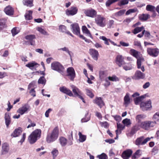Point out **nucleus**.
Returning <instances> with one entry per match:
<instances>
[{"instance_id":"38","label":"nucleus","mask_w":159,"mask_h":159,"mask_svg":"<svg viewBox=\"0 0 159 159\" xmlns=\"http://www.w3.org/2000/svg\"><path fill=\"white\" fill-rule=\"evenodd\" d=\"M32 12H33L32 11H29V13L26 14L25 15V17L26 20H29L32 19Z\"/></svg>"},{"instance_id":"14","label":"nucleus","mask_w":159,"mask_h":159,"mask_svg":"<svg viewBox=\"0 0 159 159\" xmlns=\"http://www.w3.org/2000/svg\"><path fill=\"white\" fill-rule=\"evenodd\" d=\"M30 106L27 104H25L21 107L19 108L17 110V112L20 113L21 115H22L28 111H30Z\"/></svg>"},{"instance_id":"28","label":"nucleus","mask_w":159,"mask_h":159,"mask_svg":"<svg viewBox=\"0 0 159 159\" xmlns=\"http://www.w3.org/2000/svg\"><path fill=\"white\" fill-rule=\"evenodd\" d=\"M82 30L83 32L84 33H85L88 35L91 38H92V36L90 32V31L87 29V28L85 26H83L82 27Z\"/></svg>"},{"instance_id":"10","label":"nucleus","mask_w":159,"mask_h":159,"mask_svg":"<svg viewBox=\"0 0 159 159\" xmlns=\"http://www.w3.org/2000/svg\"><path fill=\"white\" fill-rule=\"evenodd\" d=\"M148 54L151 56L156 57L159 53V49L157 48H148L147 49Z\"/></svg>"},{"instance_id":"12","label":"nucleus","mask_w":159,"mask_h":159,"mask_svg":"<svg viewBox=\"0 0 159 159\" xmlns=\"http://www.w3.org/2000/svg\"><path fill=\"white\" fill-rule=\"evenodd\" d=\"M133 151L130 149L124 151L121 154V157L123 159H129L132 156Z\"/></svg>"},{"instance_id":"25","label":"nucleus","mask_w":159,"mask_h":159,"mask_svg":"<svg viewBox=\"0 0 159 159\" xmlns=\"http://www.w3.org/2000/svg\"><path fill=\"white\" fill-rule=\"evenodd\" d=\"M22 132V128L20 127H19L15 129L13 132L11 134V136L14 137H18Z\"/></svg>"},{"instance_id":"20","label":"nucleus","mask_w":159,"mask_h":159,"mask_svg":"<svg viewBox=\"0 0 159 159\" xmlns=\"http://www.w3.org/2000/svg\"><path fill=\"white\" fill-rule=\"evenodd\" d=\"M89 53L93 59L96 61L98 60L99 53L97 50L93 49H90Z\"/></svg>"},{"instance_id":"63","label":"nucleus","mask_w":159,"mask_h":159,"mask_svg":"<svg viewBox=\"0 0 159 159\" xmlns=\"http://www.w3.org/2000/svg\"><path fill=\"white\" fill-rule=\"evenodd\" d=\"M105 141L106 142L110 144L112 143L115 142V140L113 139H107L105 140Z\"/></svg>"},{"instance_id":"1","label":"nucleus","mask_w":159,"mask_h":159,"mask_svg":"<svg viewBox=\"0 0 159 159\" xmlns=\"http://www.w3.org/2000/svg\"><path fill=\"white\" fill-rule=\"evenodd\" d=\"M41 133V130L40 129H36L33 131L28 138V140L30 143L34 144L40 139Z\"/></svg>"},{"instance_id":"3","label":"nucleus","mask_w":159,"mask_h":159,"mask_svg":"<svg viewBox=\"0 0 159 159\" xmlns=\"http://www.w3.org/2000/svg\"><path fill=\"white\" fill-rule=\"evenodd\" d=\"M51 68L53 70L61 73L63 72L64 69V66L60 63L57 61H54L51 63Z\"/></svg>"},{"instance_id":"32","label":"nucleus","mask_w":159,"mask_h":159,"mask_svg":"<svg viewBox=\"0 0 159 159\" xmlns=\"http://www.w3.org/2000/svg\"><path fill=\"white\" fill-rule=\"evenodd\" d=\"M37 65L39 66V65L36 63L35 61H32L31 62H29L27 64H26L25 66L27 67H28L30 69H32V67H34Z\"/></svg>"},{"instance_id":"36","label":"nucleus","mask_w":159,"mask_h":159,"mask_svg":"<svg viewBox=\"0 0 159 159\" xmlns=\"http://www.w3.org/2000/svg\"><path fill=\"white\" fill-rule=\"evenodd\" d=\"M6 27V25L4 20L0 19V31L2 30Z\"/></svg>"},{"instance_id":"57","label":"nucleus","mask_w":159,"mask_h":159,"mask_svg":"<svg viewBox=\"0 0 159 159\" xmlns=\"http://www.w3.org/2000/svg\"><path fill=\"white\" fill-rule=\"evenodd\" d=\"M136 11V10L134 9H130L128 10L126 12L125 15H128L129 14H130Z\"/></svg>"},{"instance_id":"46","label":"nucleus","mask_w":159,"mask_h":159,"mask_svg":"<svg viewBox=\"0 0 159 159\" xmlns=\"http://www.w3.org/2000/svg\"><path fill=\"white\" fill-rule=\"evenodd\" d=\"M120 0H108L106 2L107 7H109L113 3L119 1Z\"/></svg>"},{"instance_id":"59","label":"nucleus","mask_w":159,"mask_h":159,"mask_svg":"<svg viewBox=\"0 0 159 159\" xmlns=\"http://www.w3.org/2000/svg\"><path fill=\"white\" fill-rule=\"evenodd\" d=\"M60 50H63L64 51H65L66 52H67L69 54V55L70 56V57H71V54L70 53V52L69 51V50H68V49L66 47H65L63 48H60Z\"/></svg>"},{"instance_id":"64","label":"nucleus","mask_w":159,"mask_h":159,"mask_svg":"<svg viewBox=\"0 0 159 159\" xmlns=\"http://www.w3.org/2000/svg\"><path fill=\"white\" fill-rule=\"evenodd\" d=\"M150 85V83L149 82H147L143 85V88L144 89H146Z\"/></svg>"},{"instance_id":"7","label":"nucleus","mask_w":159,"mask_h":159,"mask_svg":"<svg viewBox=\"0 0 159 159\" xmlns=\"http://www.w3.org/2000/svg\"><path fill=\"white\" fill-rule=\"evenodd\" d=\"M140 107L143 111L151 110L152 107L151 100H149L145 102H141Z\"/></svg>"},{"instance_id":"40","label":"nucleus","mask_w":159,"mask_h":159,"mask_svg":"<svg viewBox=\"0 0 159 159\" xmlns=\"http://www.w3.org/2000/svg\"><path fill=\"white\" fill-rule=\"evenodd\" d=\"M46 82V80L44 76L41 77L38 80V83L39 84H45Z\"/></svg>"},{"instance_id":"13","label":"nucleus","mask_w":159,"mask_h":159,"mask_svg":"<svg viewBox=\"0 0 159 159\" xmlns=\"http://www.w3.org/2000/svg\"><path fill=\"white\" fill-rule=\"evenodd\" d=\"M10 150V146L9 144L7 143H3L2 145V149L1 150V155H5L7 154Z\"/></svg>"},{"instance_id":"6","label":"nucleus","mask_w":159,"mask_h":159,"mask_svg":"<svg viewBox=\"0 0 159 159\" xmlns=\"http://www.w3.org/2000/svg\"><path fill=\"white\" fill-rule=\"evenodd\" d=\"M156 124L155 122L151 121H146L141 123L140 127L145 130H148L149 128L154 126Z\"/></svg>"},{"instance_id":"33","label":"nucleus","mask_w":159,"mask_h":159,"mask_svg":"<svg viewBox=\"0 0 159 159\" xmlns=\"http://www.w3.org/2000/svg\"><path fill=\"white\" fill-rule=\"evenodd\" d=\"M107 75L105 72L103 71H100L99 72V77L101 81L103 80L106 77Z\"/></svg>"},{"instance_id":"17","label":"nucleus","mask_w":159,"mask_h":159,"mask_svg":"<svg viewBox=\"0 0 159 159\" xmlns=\"http://www.w3.org/2000/svg\"><path fill=\"white\" fill-rule=\"evenodd\" d=\"M129 53L137 59V67L138 68H139V58H138L139 52L134 49H132L129 51Z\"/></svg>"},{"instance_id":"49","label":"nucleus","mask_w":159,"mask_h":159,"mask_svg":"<svg viewBox=\"0 0 159 159\" xmlns=\"http://www.w3.org/2000/svg\"><path fill=\"white\" fill-rule=\"evenodd\" d=\"M68 138L70 141L69 143V145H72L73 143L72 141L73 140V132L72 131L70 132V135L68 136Z\"/></svg>"},{"instance_id":"45","label":"nucleus","mask_w":159,"mask_h":159,"mask_svg":"<svg viewBox=\"0 0 159 159\" xmlns=\"http://www.w3.org/2000/svg\"><path fill=\"white\" fill-rule=\"evenodd\" d=\"M97 157L99 159H108L107 155L104 153H102L101 154L98 155Z\"/></svg>"},{"instance_id":"62","label":"nucleus","mask_w":159,"mask_h":159,"mask_svg":"<svg viewBox=\"0 0 159 159\" xmlns=\"http://www.w3.org/2000/svg\"><path fill=\"white\" fill-rule=\"evenodd\" d=\"M134 34H136L139 32V27H137L132 31Z\"/></svg>"},{"instance_id":"35","label":"nucleus","mask_w":159,"mask_h":159,"mask_svg":"<svg viewBox=\"0 0 159 159\" xmlns=\"http://www.w3.org/2000/svg\"><path fill=\"white\" fill-rule=\"evenodd\" d=\"M78 135L79 136V140L80 142H83L85 140L86 138V135H83L80 132H79Z\"/></svg>"},{"instance_id":"48","label":"nucleus","mask_w":159,"mask_h":159,"mask_svg":"<svg viewBox=\"0 0 159 159\" xmlns=\"http://www.w3.org/2000/svg\"><path fill=\"white\" fill-rule=\"evenodd\" d=\"M152 119L154 120V122L156 121V124L157 122H159V116L157 112L153 116Z\"/></svg>"},{"instance_id":"61","label":"nucleus","mask_w":159,"mask_h":159,"mask_svg":"<svg viewBox=\"0 0 159 159\" xmlns=\"http://www.w3.org/2000/svg\"><path fill=\"white\" fill-rule=\"evenodd\" d=\"M134 101L135 104L138 105L139 103V97L134 98Z\"/></svg>"},{"instance_id":"30","label":"nucleus","mask_w":159,"mask_h":159,"mask_svg":"<svg viewBox=\"0 0 159 159\" xmlns=\"http://www.w3.org/2000/svg\"><path fill=\"white\" fill-rule=\"evenodd\" d=\"M150 16L148 14H143L140 16V20L143 21H146L150 17Z\"/></svg>"},{"instance_id":"23","label":"nucleus","mask_w":159,"mask_h":159,"mask_svg":"<svg viewBox=\"0 0 159 159\" xmlns=\"http://www.w3.org/2000/svg\"><path fill=\"white\" fill-rule=\"evenodd\" d=\"M11 114L9 113H6L5 114V124L7 127L8 128L9 126L11 123Z\"/></svg>"},{"instance_id":"22","label":"nucleus","mask_w":159,"mask_h":159,"mask_svg":"<svg viewBox=\"0 0 159 159\" xmlns=\"http://www.w3.org/2000/svg\"><path fill=\"white\" fill-rule=\"evenodd\" d=\"M5 13L8 15L11 16L14 14V9L10 6H8L6 7L4 9Z\"/></svg>"},{"instance_id":"15","label":"nucleus","mask_w":159,"mask_h":159,"mask_svg":"<svg viewBox=\"0 0 159 159\" xmlns=\"http://www.w3.org/2000/svg\"><path fill=\"white\" fill-rule=\"evenodd\" d=\"M78 11V9L75 7H72L70 10L67 9L66 11V15L68 16H73L76 14Z\"/></svg>"},{"instance_id":"4","label":"nucleus","mask_w":159,"mask_h":159,"mask_svg":"<svg viewBox=\"0 0 159 159\" xmlns=\"http://www.w3.org/2000/svg\"><path fill=\"white\" fill-rule=\"evenodd\" d=\"M105 18L102 15H97L95 18V23L98 26L104 27L106 25L105 22Z\"/></svg>"},{"instance_id":"50","label":"nucleus","mask_w":159,"mask_h":159,"mask_svg":"<svg viewBox=\"0 0 159 159\" xmlns=\"http://www.w3.org/2000/svg\"><path fill=\"white\" fill-rule=\"evenodd\" d=\"M139 154V150H138L132 156V159H136L138 158Z\"/></svg>"},{"instance_id":"52","label":"nucleus","mask_w":159,"mask_h":159,"mask_svg":"<svg viewBox=\"0 0 159 159\" xmlns=\"http://www.w3.org/2000/svg\"><path fill=\"white\" fill-rule=\"evenodd\" d=\"M60 31L63 32H65L66 31V27L64 25H61L59 26Z\"/></svg>"},{"instance_id":"53","label":"nucleus","mask_w":159,"mask_h":159,"mask_svg":"<svg viewBox=\"0 0 159 159\" xmlns=\"http://www.w3.org/2000/svg\"><path fill=\"white\" fill-rule=\"evenodd\" d=\"M52 153L53 156V158H54L58 154V151L57 149H54L52 152Z\"/></svg>"},{"instance_id":"34","label":"nucleus","mask_w":159,"mask_h":159,"mask_svg":"<svg viewBox=\"0 0 159 159\" xmlns=\"http://www.w3.org/2000/svg\"><path fill=\"white\" fill-rule=\"evenodd\" d=\"M108 79L109 80L112 81L116 82L119 80V78L114 75H112V76H109Z\"/></svg>"},{"instance_id":"41","label":"nucleus","mask_w":159,"mask_h":159,"mask_svg":"<svg viewBox=\"0 0 159 159\" xmlns=\"http://www.w3.org/2000/svg\"><path fill=\"white\" fill-rule=\"evenodd\" d=\"M33 0H23V2L25 5L27 6H32L31 5L33 4Z\"/></svg>"},{"instance_id":"21","label":"nucleus","mask_w":159,"mask_h":159,"mask_svg":"<svg viewBox=\"0 0 159 159\" xmlns=\"http://www.w3.org/2000/svg\"><path fill=\"white\" fill-rule=\"evenodd\" d=\"M124 100L123 104L125 105L126 107H127L132 101V100L129 97V93H127L125 95L124 97Z\"/></svg>"},{"instance_id":"39","label":"nucleus","mask_w":159,"mask_h":159,"mask_svg":"<svg viewBox=\"0 0 159 159\" xmlns=\"http://www.w3.org/2000/svg\"><path fill=\"white\" fill-rule=\"evenodd\" d=\"M128 3V0H121L118 2V5L121 7L122 6L127 4Z\"/></svg>"},{"instance_id":"8","label":"nucleus","mask_w":159,"mask_h":159,"mask_svg":"<svg viewBox=\"0 0 159 159\" xmlns=\"http://www.w3.org/2000/svg\"><path fill=\"white\" fill-rule=\"evenodd\" d=\"M84 12L86 16L93 18L97 15V11L91 8L85 10Z\"/></svg>"},{"instance_id":"29","label":"nucleus","mask_w":159,"mask_h":159,"mask_svg":"<svg viewBox=\"0 0 159 159\" xmlns=\"http://www.w3.org/2000/svg\"><path fill=\"white\" fill-rule=\"evenodd\" d=\"M59 141L62 146H65L67 144V140L63 137H61L59 139Z\"/></svg>"},{"instance_id":"2","label":"nucleus","mask_w":159,"mask_h":159,"mask_svg":"<svg viewBox=\"0 0 159 159\" xmlns=\"http://www.w3.org/2000/svg\"><path fill=\"white\" fill-rule=\"evenodd\" d=\"M58 135L59 129L58 126H56L51 133L48 134L46 138L47 142L50 143L55 141L57 139Z\"/></svg>"},{"instance_id":"47","label":"nucleus","mask_w":159,"mask_h":159,"mask_svg":"<svg viewBox=\"0 0 159 159\" xmlns=\"http://www.w3.org/2000/svg\"><path fill=\"white\" fill-rule=\"evenodd\" d=\"M126 10L125 9H122L119 11L116 12L115 13V15L116 16H120L123 15L125 12Z\"/></svg>"},{"instance_id":"55","label":"nucleus","mask_w":159,"mask_h":159,"mask_svg":"<svg viewBox=\"0 0 159 159\" xmlns=\"http://www.w3.org/2000/svg\"><path fill=\"white\" fill-rule=\"evenodd\" d=\"M114 21L113 20H110L108 24V27L111 28L114 24Z\"/></svg>"},{"instance_id":"60","label":"nucleus","mask_w":159,"mask_h":159,"mask_svg":"<svg viewBox=\"0 0 159 159\" xmlns=\"http://www.w3.org/2000/svg\"><path fill=\"white\" fill-rule=\"evenodd\" d=\"M26 138V134L25 133H24L22 135V137L21 139L19 141V142L21 143V144L24 141L25 139Z\"/></svg>"},{"instance_id":"27","label":"nucleus","mask_w":159,"mask_h":159,"mask_svg":"<svg viewBox=\"0 0 159 159\" xmlns=\"http://www.w3.org/2000/svg\"><path fill=\"white\" fill-rule=\"evenodd\" d=\"M125 63H123V68L125 70H130L132 69V64L129 63L125 64Z\"/></svg>"},{"instance_id":"51","label":"nucleus","mask_w":159,"mask_h":159,"mask_svg":"<svg viewBox=\"0 0 159 159\" xmlns=\"http://www.w3.org/2000/svg\"><path fill=\"white\" fill-rule=\"evenodd\" d=\"M37 30L39 32L43 34L46 35L47 34V32H46V31L42 28L38 27L37 28Z\"/></svg>"},{"instance_id":"19","label":"nucleus","mask_w":159,"mask_h":159,"mask_svg":"<svg viewBox=\"0 0 159 159\" xmlns=\"http://www.w3.org/2000/svg\"><path fill=\"white\" fill-rule=\"evenodd\" d=\"M93 102L97 105L100 108H101L105 105V103L101 97H97L93 100Z\"/></svg>"},{"instance_id":"42","label":"nucleus","mask_w":159,"mask_h":159,"mask_svg":"<svg viewBox=\"0 0 159 159\" xmlns=\"http://www.w3.org/2000/svg\"><path fill=\"white\" fill-rule=\"evenodd\" d=\"M122 123L125 125L127 126L129 125L131 123L130 121V120L127 118H126L123 120L122 121Z\"/></svg>"},{"instance_id":"56","label":"nucleus","mask_w":159,"mask_h":159,"mask_svg":"<svg viewBox=\"0 0 159 159\" xmlns=\"http://www.w3.org/2000/svg\"><path fill=\"white\" fill-rule=\"evenodd\" d=\"M112 116L114 118V119L117 121H120L121 119V117L119 115Z\"/></svg>"},{"instance_id":"31","label":"nucleus","mask_w":159,"mask_h":159,"mask_svg":"<svg viewBox=\"0 0 159 159\" xmlns=\"http://www.w3.org/2000/svg\"><path fill=\"white\" fill-rule=\"evenodd\" d=\"M156 7L151 5H148L146 6V10L147 11L152 12L155 13V10Z\"/></svg>"},{"instance_id":"26","label":"nucleus","mask_w":159,"mask_h":159,"mask_svg":"<svg viewBox=\"0 0 159 159\" xmlns=\"http://www.w3.org/2000/svg\"><path fill=\"white\" fill-rule=\"evenodd\" d=\"M153 138V137L151 138L147 137L145 139H144V137L142 136L140 137V145H143L146 144L148 141L150 140L151 138Z\"/></svg>"},{"instance_id":"37","label":"nucleus","mask_w":159,"mask_h":159,"mask_svg":"<svg viewBox=\"0 0 159 159\" xmlns=\"http://www.w3.org/2000/svg\"><path fill=\"white\" fill-rule=\"evenodd\" d=\"M19 28L17 27H15L13 28L11 30V32L12 34V35L14 36L18 34L20 31L18 30Z\"/></svg>"},{"instance_id":"58","label":"nucleus","mask_w":159,"mask_h":159,"mask_svg":"<svg viewBox=\"0 0 159 159\" xmlns=\"http://www.w3.org/2000/svg\"><path fill=\"white\" fill-rule=\"evenodd\" d=\"M30 95L33 97H34L36 96L35 91L34 89H31L30 91Z\"/></svg>"},{"instance_id":"43","label":"nucleus","mask_w":159,"mask_h":159,"mask_svg":"<svg viewBox=\"0 0 159 159\" xmlns=\"http://www.w3.org/2000/svg\"><path fill=\"white\" fill-rule=\"evenodd\" d=\"M86 94L90 98H93L94 97V95L91 90L89 89H86Z\"/></svg>"},{"instance_id":"18","label":"nucleus","mask_w":159,"mask_h":159,"mask_svg":"<svg viewBox=\"0 0 159 159\" xmlns=\"http://www.w3.org/2000/svg\"><path fill=\"white\" fill-rule=\"evenodd\" d=\"M25 38V39L29 41L30 44L31 45H34L35 44V41L34 39L36 38L35 35L30 34L26 36Z\"/></svg>"},{"instance_id":"9","label":"nucleus","mask_w":159,"mask_h":159,"mask_svg":"<svg viewBox=\"0 0 159 159\" xmlns=\"http://www.w3.org/2000/svg\"><path fill=\"white\" fill-rule=\"evenodd\" d=\"M67 76L69 77L70 80L73 81L75 77V73L74 69L72 67L68 68L66 70Z\"/></svg>"},{"instance_id":"5","label":"nucleus","mask_w":159,"mask_h":159,"mask_svg":"<svg viewBox=\"0 0 159 159\" xmlns=\"http://www.w3.org/2000/svg\"><path fill=\"white\" fill-rule=\"evenodd\" d=\"M72 89L73 94V96L78 97V98L82 100L83 102L85 103L84 98L82 97V93L81 91L77 87L73 85L72 87Z\"/></svg>"},{"instance_id":"24","label":"nucleus","mask_w":159,"mask_h":159,"mask_svg":"<svg viewBox=\"0 0 159 159\" xmlns=\"http://www.w3.org/2000/svg\"><path fill=\"white\" fill-rule=\"evenodd\" d=\"M124 58L121 55H118L116 58V63L117 65L120 67L123 64Z\"/></svg>"},{"instance_id":"44","label":"nucleus","mask_w":159,"mask_h":159,"mask_svg":"<svg viewBox=\"0 0 159 159\" xmlns=\"http://www.w3.org/2000/svg\"><path fill=\"white\" fill-rule=\"evenodd\" d=\"M100 39L104 41V43L105 44L107 45H109V44L108 42H110L111 40L110 39H108L104 36H101L100 37Z\"/></svg>"},{"instance_id":"54","label":"nucleus","mask_w":159,"mask_h":159,"mask_svg":"<svg viewBox=\"0 0 159 159\" xmlns=\"http://www.w3.org/2000/svg\"><path fill=\"white\" fill-rule=\"evenodd\" d=\"M133 79L138 80L139 79V71L137 70L135 72L134 75L132 77Z\"/></svg>"},{"instance_id":"11","label":"nucleus","mask_w":159,"mask_h":159,"mask_svg":"<svg viewBox=\"0 0 159 159\" xmlns=\"http://www.w3.org/2000/svg\"><path fill=\"white\" fill-rule=\"evenodd\" d=\"M71 30L73 33L77 35L80 34V29L78 24L75 23L70 25Z\"/></svg>"},{"instance_id":"16","label":"nucleus","mask_w":159,"mask_h":159,"mask_svg":"<svg viewBox=\"0 0 159 159\" xmlns=\"http://www.w3.org/2000/svg\"><path fill=\"white\" fill-rule=\"evenodd\" d=\"M59 90L62 93L66 94L70 97L73 96V94L72 91L65 86L60 87Z\"/></svg>"}]
</instances>
